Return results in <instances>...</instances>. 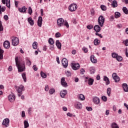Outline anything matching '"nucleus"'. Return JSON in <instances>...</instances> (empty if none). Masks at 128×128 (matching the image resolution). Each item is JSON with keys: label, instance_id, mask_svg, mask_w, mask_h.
<instances>
[{"label": "nucleus", "instance_id": "nucleus-36", "mask_svg": "<svg viewBox=\"0 0 128 128\" xmlns=\"http://www.w3.org/2000/svg\"><path fill=\"white\" fill-rule=\"evenodd\" d=\"M114 14L116 18H118L120 16V12H115Z\"/></svg>", "mask_w": 128, "mask_h": 128}, {"label": "nucleus", "instance_id": "nucleus-12", "mask_svg": "<svg viewBox=\"0 0 128 128\" xmlns=\"http://www.w3.org/2000/svg\"><path fill=\"white\" fill-rule=\"evenodd\" d=\"M60 82L62 86H64V88H66L68 86V83L66 82V78H64V77L62 78Z\"/></svg>", "mask_w": 128, "mask_h": 128}, {"label": "nucleus", "instance_id": "nucleus-20", "mask_svg": "<svg viewBox=\"0 0 128 128\" xmlns=\"http://www.w3.org/2000/svg\"><path fill=\"white\" fill-rule=\"evenodd\" d=\"M42 24V17L39 16L38 20V26L40 28Z\"/></svg>", "mask_w": 128, "mask_h": 128}, {"label": "nucleus", "instance_id": "nucleus-28", "mask_svg": "<svg viewBox=\"0 0 128 128\" xmlns=\"http://www.w3.org/2000/svg\"><path fill=\"white\" fill-rule=\"evenodd\" d=\"M111 6L112 8H117L118 2H116V0H113L112 4H111Z\"/></svg>", "mask_w": 128, "mask_h": 128}, {"label": "nucleus", "instance_id": "nucleus-34", "mask_svg": "<svg viewBox=\"0 0 128 128\" xmlns=\"http://www.w3.org/2000/svg\"><path fill=\"white\" fill-rule=\"evenodd\" d=\"M112 92V88H107V94L108 96H110V94Z\"/></svg>", "mask_w": 128, "mask_h": 128}, {"label": "nucleus", "instance_id": "nucleus-46", "mask_svg": "<svg viewBox=\"0 0 128 128\" xmlns=\"http://www.w3.org/2000/svg\"><path fill=\"white\" fill-rule=\"evenodd\" d=\"M28 14H32V9L30 6L28 7Z\"/></svg>", "mask_w": 128, "mask_h": 128}, {"label": "nucleus", "instance_id": "nucleus-26", "mask_svg": "<svg viewBox=\"0 0 128 128\" xmlns=\"http://www.w3.org/2000/svg\"><path fill=\"white\" fill-rule=\"evenodd\" d=\"M104 80L106 82V85L108 86L110 84V78H108L106 76H104Z\"/></svg>", "mask_w": 128, "mask_h": 128}, {"label": "nucleus", "instance_id": "nucleus-39", "mask_svg": "<svg viewBox=\"0 0 128 128\" xmlns=\"http://www.w3.org/2000/svg\"><path fill=\"white\" fill-rule=\"evenodd\" d=\"M22 76L24 82H26V73L22 74Z\"/></svg>", "mask_w": 128, "mask_h": 128}, {"label": "nucleus", "instance_id": "nucleus-51", "mask_svg": "<svg viewBox=\"0 0 128 128\" xmlns=\"http://www.w3.org/2000/svg\"><path fill=\"white\" fill-rule=\"evenodd\" d=\"M94 28V26H92V24L87 26V28H88V30H92V28Z\"/></svg>", "mask_w": 128, "mask_h": 128}, {"label": "nucleus", "instance_id": "nucleus-1", "mask_svg": "<svg viewBox=\"0 0 128 128\" xmlns=\"http://www.w3.org/2000/svg\"><path fill=\"white\" fill-rule=\"evenodd\" d=\"M16 65L18 70V72H22L26 70V64L24 61L18 60V58H15Z\"/></svg>", "mask_w": 128, "mask_h": 128}, {"label": "nucleus", "instance_id": "nucleus-52", "mask_svg": "<svg viewBox=\"0 0 128 128\" xmlns=\"http://www.w3.org/2000/svg\"><path fill=\"white\" fill-rule=\"evenodd\" d=\"M102 99L104 100V102H106L108 100V98L106 96H102Z\"/></svg>", "mask_w": 128, "mask_h": 128}, {"label": "nucleus", "instance_id": "nucleus-8", "mask_svg": "<svg viewBox=\"0 0 128 128\" xmlns=\"http://www.w3.org/2000/svg\"><path fill=\"white\" fill-rule=\"evenodd\" d=\"M2 124L5 126V128H8L10 126V119L6 118L3 120Z\"/></svg>", "mask_w": 128, "mask_h": 128}, {"label": "nucleus", "instance_id": "nucleus-25", "mask_svg": "<svg viewBox=\"0 0 128 128\" xmlns=\"http://www.w3.org/2000/svg\"><path fill=\"white\" fill-rule=\"evenodd\" d=\"M28 22L30 24V26H34V22L32 20V18H28Z\"/></svg>", "mask_w": 128, "mask_h": 128}, {"label": "nucleus", "instance_id": "nucleus-10", "mask_svg": "<svg viewBox=\"0 0 128 128\" xmlns=\"http://www.w3.org/2000/svg\"><path fill=\"white\" fill-rule=\"evenodd\" d=\"M3 4H6L7 8H10V0H2Z\"/></svg>", "mask_w": 128, "mask_h": 128}, {"label": "nucleus", "instance_id": "nucleus-56", "mask_svg": "<svg viewBox=\"0 0 128 128\" xmlns=\"http://www.w3.org/2000/svg\"><path fill=\"white\" fill-rule=\"evenodd\" d=\"M86 109L88 112H92V107L87 106L86 107Z\"/></svg>", "mask_w": 128, "mask_h": 128}, {"label": "nucleus", "instance_id": "nucleus-45", "mask_svg": "<svg viewBox=\"0 0 128 128\" xmlns=\"http://www.w3.org/2000/svg\"><path fill=\"white\" fill-rule=\"evenodd\" d=\"M79 98L81 100H84V96L82 94H81L79 96Z\"/></svg>", "mask_w": 128, "mask_h": 128}, {"label": "nucleus", "instance_id": "nucleus-32", "mask_svg": "<svg viewBox=\"0 0 128 128\" xmlns=\"http://www.w3.org/2000/svg\"><path fill=\"white\" fill-rule=\"evenodd\" d=\"M40 76L42 78H46V76H48L46 73L42 72V71H41L40 72Z\"/></svg>", "mask_w": 128, "mask_h": 128}, {"label": "nucleus", "instance_id": "nucleus-61", "mask_svg": "<svg viewBox=\"0 0 128 128\" xmlns=\"http://www.w3.org/2000/svg\"><path fill=\"white\" fill-rule=\"evenodd\" d=\"M4 18L5 20H8V15H4Z\"/></svg>", "mask_w": 128, "mask_h": 128}, {"label": "nucleus", "instance_id": "nucleus-31", "mask_svg": "<svg viewBox=\"0 0 128 128\" xmlns=\"http://www.w3.org/2000/svg\"><path fill=\"white\" fill-rule=\"evenodd\" d=\"M111 128H120L118 124L114 122L111 124Z\"/></svg>", "mask_w": 128, "mask_h": 128}, {"label": "nucleus", "instance_id": "nucleus-49", "mask_svg": "<svg viewBox=\"0 0 128 128\" xmlns=\"http://www.w3.org/2000/svg\"><path fill=\"white\" fill-rule=\"evenodd\" d=\"M2 30H4V26L2 24V21L0 20V32H2Z\"/></svg>", "mask_w": 128, "mask_h": 128}, {"label": "nucleus", "instance_id": "nucleus-60", "mask_svg": "<svg viewBox=\"0 0 128 128\" xmlns=\"http://www.w3.org/2000/svg\"><path fill=\"white\" fill-rule=\"evenodd\" d=\"M44 90L46 92H48V90H49L48 85H46Z\"/></svg>", "mask_w": 128, "mask_h": 128}, {"label": "nucleus", "instance_id": "nucleus-30", "mask_svg": "<svg viewBox=\"0 0 128 128\" xmlns=\"http://www.w3.org/2000/svg\"><path fill=\"white\" fill-rule=\"evenodd\" d=\"M24 128H28L30 126V124H28V122L26 120H24Z\"/></svg>", "mask_w": 128, "mask_h": 128}, {"label": "nucleus", "instance_id": "nucleus-33", "mask_svg": "<svg viewBox=\"0 0 128 128\" xmlns=\"http://www.w3.org/2000/svg\"><path fill=\"white\" fill-rule=\"evenodd\" d=\"M32 48L34 50H36V48H38V42H34L32 44Z\"/></svg>", "mask_w": 128, "mask_h": 128}, {"label": "nucleus", "instance_id": "nucleus-55", "mask_svg": "<svg viewBox=\"0 0 128 128\" xmlns=\"http://www.w3.org/2000/svg\"><path fill=\"white\" fill-rule=\"evenodd\" d=\"M26 64L30 66H31L32 64V62H30V60H28L26 61Z\"/></svg>", "mask_w": 128, "mask_h": 128}, {"label": "nucleus", "instance_id": "nucleus-23", "mask_svg": "<svg viewBox=\"0 0 128 128\" xmlns=\"http://www.w3.org/2000/svg\"><path fill=\"white\" fill-rule=\"evenodd\" d=\"M18 10L19 12H23L24 14H26V8L25 6H24L22 8H18Z\"/></svg>", "mask_w": 128, "mask_h": 128}, {"label": "nucleus", "instance_id": "nucleus-11", "mask_svg": "<svg viewBox=\"0 0 128 128\" xmlns=\"http://www.w3.org/2000/svg\"><path fill=\"white\" fill-rule=\"evenodd\" d=\"M62 62L64 68H68V60H66V58H64L62 60Z\"/></svg>", "mask_w": 128, "mask_h": 128}, {"label": "nucleus", "instance_id": "nucleus-50", "mask_svg": "<svg viewBox=\"0 0 128 128\" xmlns=\"http://www.w3.org/2000/svg\"><path fill=\"white\" fill-rule=\"evenodd\" d=\"M62 34H60V33L59 32H56L55 34L56 38H60Z\"/></svg>", "mask_w": 128, "mask_h": 128}, {"label": "nucleus", "instance_id": "nucleus-6", "mask_svg": "<svg viewBox=\"0 0 128 128\" xmlns=\"http://www.w3.org/2000/svg\"><path fill=\"white\" fill-rule=\"evenodd\" d=\"M76 8H78V5L76 4H72L68 7L69 10L72 12H76Z\"/></svg>", "mask_w": 128, "mask_h": 128}, {"label": "nucleus", "instance_id": "nucleus-9", "mask_svg": "<svg viewBox=\"0 0 128 128\" xmlns=\"http://www.w3.org/2000/svg\"><path fill=\"white\" fill-rule=\"evenodd\" d=\"M85 80V82H88V84L89 86H92L94 84V80L93 78H89L88 77H86Z\"/></svg>", "mask_w": 128, "mask_h": 128}, {"label": "nucleus", "instance_id": "nucleus-59", "mask_svg": "<svg viewBox=\"0 0 128 128\" xmlns=\"http://www.w3.org/2000/svg\"><path fill=\"white\" fill-rule=\"evenodd\" d=\"M25 116H26V112H24V111H22V117L24 118Z\"/></svg>", "mask_w": 128, "mask_h": 128}, {"label": "nucleus", "instance_id": "nucleus-17", "mask_svg": "<svg viewBox=\"0 0 128 128\" xmlns=\"http://www.w3.org/2000/svg\"><path fill=\"white\" fill-rule=\"evenodd\" d=\"M93 102H94V104H100V98H98V97H94L93 98Z\"/></svg>", "mask_w": 128, "mask_h": 128}, {"label": "nucleus", "instance_id": "nucleus-2", "mask_svg": "<svg viewBox=\"0 0 128 128\" xmlns=\"http://www.w3.org/2000/svg\"><path fill=\"white\" fill-rule=\"evenodd\" d=\"M57 24L58 28H60L63 26H64L67 28H70V25H68V21L64 20L62 18L58 19Z\"/></svg>", "mask_w": 128, "mask_h": 128}, {"label": "nucleus", "instance_id": "nucleus-41", "mask_svg": "<svg viewBox=\"0 0 128 128\" xmlns=\"http://www.w3.org/2000/svg\"><path fill=\"white\" fill-rule=\"evenodd\" d=\"M116 60H118V62H122V56L118 55L116 58Z\"/></svg>", "mask_w": 128, "mask_h": 128}, {"label": "nucleus", "instance_id": "nucleus-48", "mask_svg": "<svg viewBox=\"0 0 128 128\" xmlns=\"http://www.w3.org/2000/svg\"><path fill=\"white\" fill-rule=\"evenodd\" d=\"M6 6H2V5L0 6V10H1V12H4L6 10Z\"/></svg>", "mask_w": 128, "mask_h": 128}, {"label": "nucleus", "instance_id": "nucleus-42", "mask_svg": "<svg viewBox=\"0 0 128 128\" xmlns=\"http://www.w3.org/2000/svg\"><path fill=\"white\" fill-rule=\"evenodd\" d=\"M122 44H124L126 46H128V39L124 40L122 42Z\"/></svg>", "mask_w": 128, "mask_h": 128}, {"label": "nucleus", "instance_id": "nucleus-24", "mask_svg": "<svg viewBox=\"0 0 128 128\" xmlns=\"http://www.w3.org/2000/svg\"><path fill=\"white\" fill-rule=\"evenodd\" d=\"M94 30H95L96 32H100V26L98 25H96L94 26Z\"/></svg>", "mask_w": 128, "mask_h": 128}, {"label": "nucleus", "instance_id": "nucleus-13", "mask_svg": "<svg viewBox=\"0 0 128 128\" xmlns=\"http://www.w3.org/2000/svg\"><path fill=\"white\" fill-rule=\"evenodd\" d=\"M74 108L77 110H81L82 108V104L80 102H76L74 104Z\"/></svg>", "mask_w": 128, "mask_h": 128}, {"label": "nucleus", "instance_id": "nucleus-27", "mask_svg": "<svg viewBox=\"0 0 128 128\" xmlns=\"http://www.w3.org/2000/svg\"><path fill=\"white\" fill-rule=\"evenodd\" d=\"M89 71L91 74H94L96 72V68L94 67H90L89 68Z\"/></svg>", "mask_w": 128, "mask_h": 128}, {"label": "nucleus", "instance_id": "nucleus-57", "mask_svg": "<svg viewBox=\"0 0 128 128\" xmlns=\"http://www.w3.org/2000/svg\"><path fill=\"white\" fill-rule=\"evenodd\" d=\"M86 72V70H84V69L83 68H82L80 70V74H84V72Z\"/></svg>", "mask_w": 128, "mask_h": 128}, {"label": "nucleus", "instance_id": "nucleus-58", "mask_svg": "<svg viewBox=\"0 0 128 128\" xmlns=\"http://www.w3.org/2000/svg\"><path fill=\"white\" fill-rule=\"evenodd\" d=\"M32 68L35 72H36L38 70V68H36V65H34L32 66Z\"/></svg>", "mask_w": 128, "mask_h": 128}, {"label": "nucleus", "instance_id": "nucleus-43", "mask_svg": "<svg viewBox=\"0 0 128 128\" xmlns=\"http://www.w3.org/2000/svg\"><path fill=\"white\" fill-rule=\"evenodd\" d=\"M48 43L50 44H54V39L52 38H49Z\"/></svg>", "mask_w": 128, "mask_h": 128}, {"label": "nucleus", "instance_id": "nucleus-22", "mask_svg": "<svg viewBox=\"0 0 128 128\" xmlns=\"http://www.w3.org/2000/svg\"><path fill=\"white\" fill-rule=\"evenodd\" d=\"M56 44L59 50L62 49V43H60V40H56Z\"/></svg>", "mask_w": 128, "mask_h": 128}, {"label": "nucleus", "instance_id": "nucleus-40", "mask_svg": "<svg viewBox=\"0 0 128 128\" xmlns=\"http://www.w3.org/2000/svg\"><path fill=\"white\" fill-rule=\"evenodd\" d=\"M118 54L116 53V52H112V56L113 58H118Z\"/></svg>", "mask_w": 128, "mask_h": 128}, {"label": "nucleus", "instance_id": "nucleus-62", "mask_svg": "<svg viewBox=\"0 0 128 128\" xmlns=\"http://www.w3.org/2000/svg\"><path fill=\"white\" fill-rule=\"evenodd\" d=\"M50 50H54V44H51V46H50Z\"/></svg>", "mask_w": 128, "mask_h": 128}, {"label": "nucleus", "instance_id": "nucleus-29", "mask_svg": "<svg viewBox=\"0 0 128 128\" xmlns=\"http://www.w3.org/2000/svg\"><path fill=\"white\" fill-rule=\"evenodd\" d=\"M94 46H98L100 44V40L98 38H96L94 40Z\"/></svg>", "mask_w": 128, "mask_h": 128}, {"label": "nucleus", "instance_id": "nucleus-21", "mask_svg": "<svg viewBox=\"0 0 128 128\" xmlns=\"http://www.w3.org/2000/svg\"><path fill=\"white\" fill-rule=\"evenodd\" d=\"M122 88H123L124 92H128V84L124 83L122 84Z\"/></svg>", "mask_w": 128, "mask_h": 128}, {"label": "nucleus", "instance_id": "nucleus-18", "mask_svg": "<svg viewBox=\"0 0 128 128\" xmlns=\"http://www.w3.org/2000/svg\"><path fill=\"white\" fill-rule=\"evenodd\" d=\"M4 46L5 48H10V44L8 41H5L4 43Z\"/></svg>", "mask_w": 128, "mask_h": 128}, {"label": "nucleus", "instance_id": "nucleus-38", "mask_svg": "<svg viewBox=\"0 0 128 128\" xmlns=\"http://www.w3.org/2000/svg\"><path fill=\"white\" fill-rule=\"evenodd\" d=\"M122 10L126 14H128V10L126 7H123Z\"/></svg>", "mask_w": 128, "mask_h": 128}, {"label": "nucleus", "instance_id": "nucleus-37", "mask_svg": "<svg viewBox=\"0 0 128 128\" xmlns=\"http://www.w3.org/2000/svg\"><path fill=\"white\" fill-rule=\"evenodd\" d=\"M56 90L54 88H52L49 90L50 94H54Z\"/></svg>", "mask_w": 128, "mask_h": 128}, {"label": "nucleus", "instance_id": "nucleus-16", "mask_svg": "<svg viewBox=\"0 0 128 128\" xmlns=\"http://www.w3.org/2000/svg\"><path fill=\"white\" fill-rule=\"evenodd\" d=\"M68 94V90H62L60 92V96L61 98H64L66 97V94Z\"/></svg>", "mask_w": 128, "mask_h": 128}, {"label": "nucleus", "instance_id": "nucleus-53", "mask_svg": "<svg viewBox=\"0 0 128 128\" xmlns=\"http://www.w3.org/2000/svg\"><path fill=\"white\" fill-rule=\"evenodd\" d=\"M66 76H72V73H70L69 71H67L66 72Z\"/></svg>", "mask_w": 128, "mask_h": 128}, {"label": "nucleus", "instance_id": "nucleus-14", "mask_svg": "<svg viewBox=\"0 0 128 128\" xmlns=\"http://www.w3.org/2000/svg\"><path fill=\"white\" fill-rule=\"evenodd\" d=\"M8 100L10 102H14V101L16 100V96L14 94H10L8 96Z\"/></svg>", "mask_w": 128, "mask_h": 128}, {"label": "nucleus", "instance_id": "nucleus-47", "mask_svg": "<svg viewBox=\"0 0 128 128\" xmlns=\"http://www.w3.org/2000/svg\"><path fill=\"white\" fill-rule=\"evenodd\" d=\"M82 50H83L85 54H87V52H88V48H86V46H84L82 48Z\"/></svg>", "mask_w": 128, "mask_h": 128}, {"label": "nucleus", "instance_id": "nucleus-7", "mask_svg": "<svg viewBox=\"0 0 128 128\" xmlns=\"http://www.w3.org/2000/svg\"><path fill=\"white\" fill-rule=\"evenodd\" d=\"M112 78L114 80L115 82H118L120 80V78L118 76V74L116 72L113 73L112 75Z\"/></svg>", "mask_w": 128, "mask_h": 128}, {"label": "nucleus", "instance_id": "nucleus-19", "mask_svg": "<svg viewBox=\"0 0 128 128\" xmlns=\"http://www.w3.org/2000/svg\"><path fill=\"white\" fill-rule=\"evenodd\" d=\"M90 60L93 64H96V62H98V60H96V58L94 56L92 55L90 57Z\"/></svg>", "mask_w": 128, "mask_h": 128}, {"label": "nucleus", "instance_id": "nucleus-44", "mask_svg": "<svg viewBox=\"0 0 128 128\" xmlns=\"http://www.w3.org/2000/svg\"><path fill=\"white\" fill-rule=\"evenodd\" d=\"M100 8L102 10H106V6L104 5H101Z\"/></svg>", "mask_w": 128, "mask_h": 128}, {"label": "nucleus", "instance_id": "nucleus-15", "mask_svg": "<svg viewBox=\"0 0 128 128\" xmlns=\"http://www.w3.org/2000/svg\"><path fill=\"white\" fill-rule=\"evenodd\" d=\"M72 68L74 70H76L80 68V64H72Z\"/></svg>", "mask_w": 128, "mask_h": 128}, {"label": "nucleus", "instance_id": "nucleus-63", "mask_svg": "<svg viewBox=\"0 0 128 128\" xmlns=\"http://www.w3.org/2000/svg\"><path fill=\"white\" fill-rule=\"evenodd\" d=\"M68 116H70V118H72V114L70 112H68L67 114Z\"/></svg>", "mask_w": 128, "mask_h": 128}, {"label": "nucleus", "instance_id": "nucleus-4", "mask_svg": "<svg viewBox=\"0 0 128 128\" xmlns=\"http://www.w3.org/2000/svg\"><path fill=\"white\" fill-rule=\"evenodd\" d=\"M11 42L14 46H16L20 44V40L16 36L11 37Z\"/></svg>", "mask_w": 128, "mask_h": 128}, {"label": "nucleus", "instance_id": "nucleus-54", "mask_svg": "<svg viewBox=\"0 0 128 128\" xmlns=\"http://www.w3.org/2000/svg\"><path fill=\"white\" fill-rule=\"evenodd\" d=\"M95 34L96 36H100V38H102V34H98V32H96Z\"/></svg>", "mask_w": 128, "mask_h": 128}, {"label": "nucleus", "instance_id": "nucleus-5", "mask_svg": "<svg viewBox=\"0 0 128 128\" xmlns=\"http://www.w3.org/2000/svg\"><path fill=\"white\" fill-rule=\"evenodd\" d=\"M105 18L104 16H100L98 18V24L100 26V28L104 26V24Z\"/></svg>", "mask_w": 128, "mask_h": 128}, {"label": "nucleus", "instance_id": "nucleus-3", "mask_svg": "<svg viewBox=\"0 0 128 128\" xmlns=\"http://www.w3.org/2000/svg\"><path fill=\"white\" fill-rule=\"evenodd\" d=\"M15 88H16V90L18 94V96L20 98V96L22 94V92L24 90V86L23 85H20V86H16Z\"/></svg>", "mask_w": 128, "mask_h": 128}, {"label": "nucleus", "instance_id": "nucleus-35", "mask_svg": "<svg viewBox=\"0 0 128 128\" xmlns=\"http://www.w3.org/2000/svg\"><path fill=\"white\" fill-rule=\"evenodd\" d=\"M4 50L0 48V60H2L4 58Z\"/></svg>", "mask_w": 128, "mask_h": 128}, {"label": "nucleus", "instance_id": "nucleus-64", "mask_svg": "<svg viewBox=\"0 0 128 128\" xmlns=\"http://www.w3.org/2000/svg\"><path fill=\"white\" fill-rule=\"evenodd\" d=\"M123 2H124L126 4H128V0H122Z\"/></svg>", "mask_w": 128, "mask_h": 128}]
</instances>
